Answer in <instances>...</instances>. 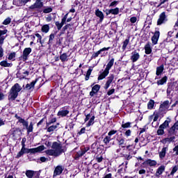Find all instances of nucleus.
I'll return each instance as SVG.
<instances>
[{
  "mask_svg": "<svg viewBox=\"0 0 178 178\" xmlns=\"http://www.w3.org/2000/svg\"><path fill=\"white\" fill-rule=\"evenodd\" d=\"M95 15L96 16H97V17H99L100 22H102V20H104V13H102L99 9L96 10Z\"/></svg>",
  "mask_w": 178,
  "mask_h": 178,
  "instance_id": "32",
  "label": "nucleus"
},
{
  "mask_svg": "<svg viewBox=\"0 0 178 178\" xmlns=\"http://www.w3.org/2000/svg\"><path fill=\"white\" fill-rule=\"evenodd\" d=\"M52 12V7H45L43 9V13H51Z\"/></svg>",
  "mask_w": 178,
  "mask_h": 178,
  "instance_id": "50",
  "label": "nucleus"
},
{
  "mask_svg": "<svg viewBox=\"0 0 178 178\" xmlns=\"http://www.w3.org/2000/svg\"><path fill=\"white\" fill-rule=\"evenodd\" d=\"M18 122L19 123H22V126H24V127H26V129H27V127L29 126V122L24 120V119L22 118H18Z\"/></svg>",
  "mask_w": 178,
  "mask_h": 178,
  "instance_id": "35",
  "label": "nucleus"
},
{
  "mask_svg": "<svg viewBox=\"0 0 178 178\" xmlns=\"http://www.w3.org/2000/svg\"><path fill=\"white\" fill-rule=\"evenodd\" d=\"M163 129V128H161V126L159 127V129L157 130L158 136H163V134H165V131Z\"/></svg>",
  "mask_w": 178,
  "mask_h": 178,
  "instance_id": "49",
  "label": "nucleus"
},
{
  "mask_svg": "<svg viewBox=\"0 0 178 178\" xmlns=\"http://www.w3.org/2000/svg\"><path fill=\"white\" fill-rule=\"evenodd\" d=\"M114 92H115V89H111V90L108 91L107 95H112V94H113Z\"/></svg>",
  "mask_w": 178,
  "mask_h": 178,
  "instance_id": "62",
  "label": "nucleus"
},
{
  "mask_svg": "<svg viewBox=\"0 0 178 178\" xmlns=\"http://www.w3.org/2000/svg\"><path fill=\"white\" fill-rule=\"evenodd\" d=\"M26 151H27V149L26 148V145L23 143L20 152L17 155V158H20V156H23V155L26 154Z\"/></svg>",
  "mask_w": 178,
  "mask_h": 178,
  "instance_id": "23",
  "label": "nucleus"
},
{
  "mask_svg": "<svg viewBox=\"0 0 178 178\" xmlns=\"http://www.w3.org/2000/svg\"><path fill=\"white\" fill-rule=\"evenodd\" d=\"M122 129H130V127H131V122H128L127 123H124L123 122L122 124Z\"/></svg>",
  "mask_w": 178,
  "mask_h": 178,
  "instance_id": "44",
  "label": "nucleus"
},
{
  "mask_svg": "<svg viewBox=\"0 0 178 178\" xmlns=\"http://www.w3.org/2000/svg\"><path fill=\"white\" fill-rule=\"evenodd\" d=\"M116 140L119 145H124V139L123 138H117Z\"/></svg>",
  "mask_w": 178,
  "mask_h": 178,
  "instance_id": "48",
  "label": "nucleus"
},
{
  "mask_svg": "<svg viewBox=\"0 0 178 178\" xmlns=\"http://www.w3.org/2000/svg\"><path fill=\"white\" fill-rule=\"evenodd\" d=\"M41 31L42 33H48L49 31V24H44L42 26Z\"/></svg>",
  "mask_w": 178,
  "mask_h": 178,
  "instance_id": "40",
  "label": "nucleus"
},
{
  "mask_svg": "<svg viewBox=\"0 0 178 178\" xmlns=\"http://www.w3.org/2000/svg\"><path fill=\"white\" fill-rule=\"evenodd\" d=\"M130 59H131V62H133V63L137 62V60H138V59H140V53L138 52L136 50H134L131 54Z\"/></svg>",
  "mask_w": 178,
  "mask_h": 178,
  "instance_id": "8",
  "label": "nucleus"
},
{
  "mask_svg": "<svg viewBox=\"0 0 178 178\" xmlns=\"http://www.w3.org/2000/svg\"><path fill=\"white\" fill-rule=\"evenodd\" d=\"M163 70H165V67H164L163 65H161V66L157 67L156 71V76H159V75L162 74V73L163 72Z\"/></svg>",
  "mask_w": 178,
  "mask_h": 178,
  "instance_id": "28",
  "label": "nucleus"
},
{
  "mask_svg": "<svg viewBox=\"0 0 178 178\" xmlns=\"http://www.w3.org/2000/svg\"><path fill=\"white\" fill-rule=\"evenodd\" d=\"M109 49H111V47H104L101 49L100 50H99L98 51H97L96 53L92 54V58H98V56H99V54H101V52H104V51H109Z\"/></svg>",
  "mask_w": 178,
  "mask_h": 178,
  "instance_id": "22",
  "label": "nucleus"
},
{
  "mask_svg": "<svg viewBox=\"0 0 178 178\" xmlns=\"http://www.w3.org/2000/svg\"><path fill=\"white\" fill-rule=\"evenodd\" d=\"M104 159V158H102V156H97V158H96V160H97V161L99 163H101V162H102V160Z\"/></svg>",
  "mask_w": 178,
  "mask_h": 178,
  "instance_id": "60",
  "label": "nucleus"
},
{
  "mask_svg": "<svg viewBox=\"0 0 178 178\" xmlns=\"http://www.w3.org/2000/svg\"><path fill=\"white\" fill-rule=\"evenodd\" d=\"M40 161L41 163L47 162V161H48V159L45 158L44 156H42L40 158Z\"/></svg>",
  "mask_w": 178,
  "mask_h": 178,
  "instance_id": "59",
  "label": "nucleus"
},
{
  "mask_svg": "<svg viewBox=\"0 0 178 178\" xmlns=\"http://www.w3.org/2000/svg\"><path fill=\"white\" fill-rule=\"evenodd\" d=\"M155 106V102L152 99H150L147 103V109H152Z\"/></svg>",
  "mask_w": 178,
  "mask_h": 178,
  "instance_id": "41",
  "label": "nucleus"
},
{
  "mask_svg": "<svg viewBox=\"0 0 178 178\" xmlns=\"http://www.w3.org/2000/svg\"><path fill=\"white\" fill-rule=\"evenodd\" d=\"M168 145L162 148L161 151L159 153V158L161 159H163L164 157L166 156V152L168 151Z\"/></svg>",
  "mask_w": 178,
  "mask_h": 178,
  "instance_id": "21",
  "label": "nucleus"
},
{
  "mask_svg": "<svg viewBox=\"0 0 178 178\" xmlns=\"http://www.w3.org/2000/svg\"><path fill=\"white\" fill-rule=\"evenodd\" d=\"M69 115V111L67 110H61L58 112V116H61V118H65Z\"/></svg>",
  "mask_w": 178,
  "mask_h": 178,
  "instance_id": "31",
  "label": "nucleus"
},
{
  "mask_svg": "<svg viewBox=\"0 0 178 178\" xmlns=\"http://www.w3.org/2000/svg\"><path fill=\"white\" fill-rule=\"evenodd\" d=\"M63 166L57 165L54 170L53 177H56V176H59L62 175V172H63Z\"/></svg>",
  "mask_w": 178,
  "mask_h": 178,
  "instance_id": "9",
  "label": "nucleus"
},
{
  "mask_svg": "<svg viewBox=\"0 0 178 178\" xmlns=\"http://www.w3.org/2000/svg\"><path fill=\"white\" fill-rule=\"evenodd\" d=\"M58 126H59V124H53L47 128V131L49 133H51L52 131H55L56 129H58Z\"/></svg>",
  "mask_w": 178,
  "mask_h": 178,
  "instance_id": "34",
  "label": "nucleus"
},
{
  "mask_svg": "<svg viewBox=\"0 0 178 178\" xmlns=\"http://www.w3.org/2000/svg\"><path fill=\"white\" fill-rule=\"evenodd\" d=\"M177 170H178L177 165H175L174 167H172V171L170 173V176H175V173H176V172H177Z\"/></svg>",
  "mask_w": 178,
  "mask_h": 178,
  "instance_id": "47",
  "label": "nucleus"
},
{
  "mask_svg": "<svg viewBox=\"0 0 178 178\" xmlns=\"http://www.w3.org/2000/svg\"><path fill=\"white\" fill-rule=\"evenodd\" d=\"M165 169H166V166L162 165L161 166H159L155 173V176L156 177H160L161 175H162V173H163V172H165Z\"/></svg>",
  "mask_w": 178,
  "mask_h": 178,
  "instance_id": "14",
  "label": "nucleus"
},
{
  "mask_svg": "<svg viewBox=\"0 0 178 178\" xmlns=\"http://www.w3.org/2000/svg\"><path fill=\"white\" fill-rule=\"evenodd\" d=\"M15 57H16V53L15 52L10 53L8 56V59H9V60H13V59Z\"/></svg>",
  "mask_w": 178,
  "mask_h": 178,
  "instance_id": "51",
  "label": "nucleus"
},
{
  "mask_svg": "<svg viewBox=\"0 0 178 178\" xmlns=\"http://www.w3.org/2000/svg\"><path fill=\"white\" fill-rule=\"evenodd\" d=\"M125 136H127V137H130V136H131V131L130 129L126 131Z\"/></svg>",
  "mask_w": 178,
  "mask_h": 178,
  "instance_id": "58",
  "label": "nucleus"
},
{
  "mask_svg": "<svg viewBox=\"0 0 178 178\" xmlns=\"http://www.w3.org/2000/svg\"><path fill=\"white\" fill-rule=\"evenodd\" d=\"M94 120H95V116H92L88 122L86 124V127H90V126H92L94 124Z\"/></svg>",
  "mask_w": 178,
  "mask_h": 178,
  "instance_id": "42",
  "label": "nucleus"
},
{
  "mask_svg": "<svg viewBox=\"0 0 178 178\" xmlns=\"http://www.w3.org/2000/svg\"><path fill=\"white\" fill-rule=\"evenodd\" d=\"M114 63H115V58H111V60L107 63L105 70H107V72H109V70L112 69V66H113Z\"/></svg>",
  "mask_w": 178,
  "mask_h": 178,
  "instance_id": "24",
  "label": "nucleus"
},
{
  "mask_svg": "<svg viewBox=\"0 0 178 178\" xmlns=\"http://www.w3.org/2000/svg\"><path fill=\"white\" fill-rule=\"evenodd\" d=\"M28 2H31V0H14L13 3L16 6H24Z\"/></svg>",
  "mask_w": 178,
  "mask_h": 178,
  "instance_id": "12",
  "label": "nucleus"
},
{
  "mask_svg": "<svg viewBox=\"0 0 178 178\" xmlns=\"http://www.w3.org/2000/svg\"><path fill=\"white\" fill-rule=\"evenodd\" d=\"M58 30H60V29H62V27H63V25L65 24L64 22H63L61 21V22H56L55 23Z\"/></svg>",
  "mask_w": 178,
  "mask_h": 178,
  "instance_id": "46",
  "label": "nucleus"
},
{
  "mask_svg": "<svg viewBox=\"0 0 178 178\" xmlns=\"http://www.w3.org/2000/svg\"><path fill=\"white\" fill-rule=\"evenodd\" d=\"M33 126L34 124H33V122H30L29 125H28V127H26L28 134H30V133H33V130L34 129Z\"/></svg>",
  "mask_w": 178,
  "mask_h": 178,
  "instance_id": "38",
  "label": "nucleus"
},
{
  "mask_svg": "<svg viewBox=\"0 0 178 178\" xmlns=\"http://www.w3.org/2000/svg\"><path fill=\"white\" fill-rule=\"evenodd\" d=\"M114 79H115V75L113 74H110L109 76L107 77V81L104 86L105 90H108V88L111 87V84H112V81H113Z\"/></svg>",
  "mask_w": 178,
  "mask_h": 178,
  "instance_id": "11",
  "label": "nucleus"
},
{
  "mask_svg": "<svg viewBox=\"0 0 178 178\" xmlns=\"http://www.w3.org/2000/svg\"><path fill=\"white\" fill-rule=\"evenodd\" d=\"M34 173H35V171L28 170L26 171V176L28 178H33V177L34 176Z\"/></svg>",
  "mask_w": 178,
  "mask_h": 178,
  "instance_id": "39",
  "label": "nucleus"
},
{
  "mask_svg": "<svg viewBox=\"0 0 178 178\" xmlns=\"http://www.w3.org/2000/svg\"><path fill=\"white\" fill-rule=\"evenodd\" d=\"M152 52V47H151V43L147 42L145 45V53L146 55H149Z\"/></svg>",
  "mask_w": 178,
  "mask_h": 178,
  "instance_id": "18",
  "label": "nucleus"
},
{
  "mask_svg": "<svg viewBox=\"0 0 178 178\" xmlns=\"http://www.w3.org/2000/svg\"><path fill=\"white\" fill-rule=\"evenodd\" d=\"M5 38H6V37H5V36H1L0 38V45H3V44L5 41Z\"/></svg>",
  "mask_w": 178,
  "mask_h": 178,
  "instance_id": "56",
  "label": "nucleus"
},
{
  "mask_svg": "<svg viewBox=\"0 0 178 178\" xmlns=\"http://www.w3.org/2000/svg\"><path fill=\"white\" fill-rule=\"evenodd\" d=\"M109 74V71L104 70L103 73H102L99 76H98V80H104L106 76Z\"/></svg>",
  "mask_w": 178,
  "mask_h": 178,
  "instance_id": "30",
  "label": "nucleus"
},
{
  "mask_svg": "<svg viewBox=\"0 0 178 178\" xmlns=\"http://www.w3.org/2000/svg\"><path fill=\"white\" fill-rule=\"evenodd\" d=\"M0 66H3V67H12V63H8L6 60H3L0 63Z\"/></svg>",
  "mask_w": 178,
  "mask_h": 178,
  "instance_id": "36",
  "label": "nucleus"
},
{
  "mask_svg": "<svg viewBox=\"0 0 178 178\" xmlns=\"http://www.w3.org/2000/svg\"><path fill=\"white\" fill-rule=\"evenodd\" d=\"M20 136H22V130H20V129L17 128V129H13V137H14V138L15 140L19 138V137H20Z\"/></svg>",
  "mask_w": 178,
  "mask_h": 178,
  "instance_id": "15",
  "label": "nucleus"
},
{
  "mask_svg": "<svg viewBox=\"0 0 178 178\" xmlns=\"http://www.w3.org/2000/svg\"><path fill=\"white\" fill-rule=\"evenodd\" d=\"M116 133H118L117 130H111L108 133V136H106L103 140V143L105 144V145H108V144H109V143L113 140V138L111 137L112 136H114V134H116Z\"/></svg>",
  "mask_w": 178,
  "mask_h": 178,
  "instance_id": "3",
  "label": "nucleus"
},
{
  "mask_svg": "<svg viewBox=\"0 0 178 178\" xmlns=\"http://www.w3.org/2000/svg\"><path fill=\"white\" fill-rule=\"evenodd\" d=\"M173 151L175 152L176 155H178V145L175 147Z\"/></svg>",
  "mask_w": 178,
  "mask_h": 178,
  "instance_id": "64",
  "label": "nucleus"
},
{
  "mask_svg": "<svg viewBox=\"0 0 178 178\" xmlns=\"http://www.w3.org/2000/svg\"><path fill=\"white\" fill-rule=\"evenodd\" d=\"M51 149L45 151V154L49 156H54L55 158L59 156L62 154V145L58 142H54Z\"/></svg>",
  "mask_w": 178,
  "mask_h": 178,
  "instance_id": "1",
  "label": "nucleus"
},
{
  "mask_svg": "<svg viewBox=\"0 0 178 178\" xmlns=\"http://www.w3.org/2000/svg\"><path fill=\"white\" fill-rule=\"evenodd\" d=\"M41 1L42 0H36L35 3L29 7V9L34 10V9H40V8H42V6H44V3Z\"/></svg>",
  "mask_w": 178,
  "mask_h": 178,
  "instance_id": "6",
  "label": "nucleus"
},
{
  "mask_svg": "<svg viewBox=\"0 0 178 178\" xmlns=\"http://www.w3.org/2000/svg\"><path fill=\"white\" fill-rule=\"evenodd\" d=\"M22 91V86L19 83H15L10 89V94L8 95L9 101H15L17 96L19 95V92Z\"/></svg>",
  "mask_w": 178,
  "mask_h": 178,
  "instance_id": "2",
  "label": "nucleus"
},
{
  "mask_svg": "<svg viewBox=\"0 0 178 178\" xmlns=\"http://www.w3.org/2000/svg\"><path fill=\"white\" fill-rule=\"evenodd\" d=\"M99 88H101V86L99 85H95L92 88V91L90 92V97H94L97 92L99 91Z\"/></svg>",
  "mask_w": 178,
  "mask_h": 178,
  "instance_id": "16",
  "label": "nucleus"
},
{
  "mask_svg": "<svg viewBox=\"0 0 178 178\" xmlns=\"http://www.w3.org/2000/svg\"><path fill=\"white\" fill-rule=\"evenodd\" d=\"M103 178H113L111 173L106 174Z\"/></svg>",
  "mask_w": 178,
  "mask_h": 178,
  "instance_id": "63",
  "label": "nucleus"
},
{
  "mask_svg": "<svg viewBox=\"0 0 178 178\" xmlns=\"http://www.w3.org/2000/svg\"><path fill=\"white\" fill-rule=\"evenodd\" d=\"M170 118H167V120L160 125V129H168L169 127V123H170Z\"/></svg>",
  "mask_w": 178,
  "mask_h": 178,
  "instance_id": "26",
  "label": "nucleus"
},
{
  "mask_svg": "<svg viewBox=\"0 0 178 178\" xmlns=\"http://www.w3.org/2000/svg\"><path fill=\"white\" fill-rule=\"evenodd\" d=\"M168 81V76H165L161 79L157 81L158 86H163Z\"/></svg>",
  "mask_w": 178,
  "mask_h": 178,
  "instance_id": "33",
  "label": "nucleus"
},
{
  "mask_svg": "<svg viewBox=\"0 0 178 178\" xmlns=\"http://www.w3.org/2000/svg\"><path fill=\"white\" fill-rule=\"evenodd\" d=\"M69 14L68 13H67L63 18H62V19H61V22H63V23H64L65 24H66V20H67V15H68Z\"/></svg>",
  "mask_w": 178,
  "mask_h": 178,
  "instance_id": "53",
  "label": "nucleus"
},
{
  "mask_svg": "<svg viewBox=\"0 0 178 178\" xmlns=\"http://www.w3.org/2000/svg\"><path fill=\"white\" fill-rule=\"evenodd\" d=\"M38 81V79H35V81H32L31 83H27L26 85L25 88L26 90H30L31 91H33V90H34V87Z\"/></svg>",
  "mask_w": 178,
  "mask_h": 178,
  "instance_id": "19",
  "label": "nucleus"
},
{
  "mask_svg": "<svg viewBox=\"0 0 178 178\" xmlns=\"http://www.w3.org/2000/svg\"><path fill=\"white\" fill-rule=\"evenodd\" d=\"M32 49L30 47H26L24 49L22 53V60L24 62H26L29 59V56L31 54Z\"/></svg>",
  "mask_w": 178,
  "mask_h": 178,
  "instance_id": "5",
  "label": "nucleus"
},
{
  "mask_svg": "<svg viewBox=\"0 0 178 178\" xmlns=\"http://www.w3.org/2000/svg\"><path fill=\"white\" fill-rule=\"evenodd\" d=\"M130 22L131 23H136V22H137V17H132L130 18Z\"/></svg>",
  "mask_w": 178,
  "mask_h": 178,
  "instance_id": "57",
  "label": "nucleus"
},
{
  "mask_svg": "<svg viewBox=\"0 0 178 178\" xmlns=\"http://www.w3.org/2000/svg\"><path fill=\"white\" fill-rule=\"evenodd\" d=\"M170 104H172V102H169L168 100L164 101L160 105L159 112H164V113H166L167 111H170L169 106H170Z\"/></svg>",
  "mask_w": 178,
  "mask_h": 178,
  "instance_id": "4",
  "label": "nucleus"
},
{
  "mask_svg": "<svg viewBox=\"0 0 178 178\" xmlns=\"http://www.w3.org/2000/svg\"><path fill=\"white\" fill-rule=\"evenodd\" d=\"M118 3H119V1H114L111 3V4L109 5V7L111 8L112 6H116V5H118Z\"/></svg>",
  "mask_w": 178,
  "mask_h": 178,
  "instance_id": "55",
  "label": "nucleus"
},
{
  "mask_svg": "<svg viewBox=\"0 0 178 178\" xmlns=\"http://www.w3.org/2000/svg\"><path fill=\"white\" fill-rule=\"evenodd\" d=\"M60 60L61 62H67L69 60V56L66 53L60 55Z\"/></svg>",
  "mask_w": 178,
  "mask_h": 178,
  "instance_id": "27",
  "label": "nucleus"
},
{
  "mask_svg": "<svg viewBox=\"0 0 178 178\" xmlns=\"http://www.w3.org/2000/svg\"><path fill=\"white\" fill-rule=\"evenodd\" d=\"M160 33L159 31H156L154 35L152 38V42L153 45H156L158 44V40H159Z\"/></svg>",
  "mask_w": 178,
  "mask_h": 178,
  "instance_id": "13",
  "label": "nucleus"
},
{
  "mask_svg": "<svg viewBox=\"0 0 178 178\" xmlns=\"http://www.w3.org/2000/svg\"><path fill=\"white\" fill-rule=\"evenodd\" d=\"M54 38H55V35L54 33H51L49 35V42H52V41H54Z\"/></svg>",
  "mask_w": 178,
  "mask_h": 178,
  "instance_id": "54",
  "label": "nucleus"
},
{
  "mask_svg": "<svg viewBox=\"0 0 178 178\" xmlns=\"http://www.w3.org/2000/svg\"><path fill=\"white\" fill-rule=\"evenodd\" d=\"M89 150H90L89 147H84L81 149L76 153L75 156V159H79V158H81V156H83L86 154V152H87Z\"/></svg>",
  "mask_w": 178,
  "mask_h": 178,
  "instance_id": "10",
  "label": "nucleus"
},
{
  "mask_svg": "<svg viewBox=\"0 0 178 178\" xmlns=\"http://www.w3.org/2000/svg\"><path fill=\"white\" fill-rule=\"evenodd\" d=\"M156 161L147 159L143 162V165H148L149 166H156Z\"/></svg>",
  "mask_w": 178,
  "mask_h": 178,
  "instance_id": "20",
  "label": "nucleus"
},
{
  "mask_svg": "<svg viewBox=\"0 0 178 178\" xmlns=\"http://www.w3.org/2000/svg\"><path fill=\"white\" fill-rule=\"evenodd\" d=\"M45 149V147L44 145H40L36 148H33L30 149V152L31 154H35V152H41V151H44Z\"/></svg>",
  "mask_w": 178,
  "mask_h": 178,
  "instance_id": "17",
  "label": "nucleus"
},
{
  "mask_svg": "<svg viewBox=\"0 0 178 178\" xmlns=\"http://www.w3.org/2000/svg\"><path fill=\"white\" fill-rule=\"evenodd\" d=\"M168 22V17H166V14L165 12H163L157 21L158 26H161V24H163V23H166Z\"/></svg>",
  "mask_w": 178,
  "mask_h": 178,
  "instance_id": "7",
  "label": "nucleus"
},
{
  "mask_svg": "<svg viewBox=\"0 0 178 178\" xmlns=\"http://www.w3.org/2000/svg\"><path fill=\"white\" fill-rule=\"evenodd\" d=\"M10 22H12V18L8 17L6 19H4V21L3 22V24L4 26H8V24H10Z\"/></svg>",
  "mask_w": 178,
  "mask_h": 178,
  "instance_id": "45",
  "label": "nucleus"
},
{
  "mask_svg": "<svg viewBox=\"0 0 178 178\" xmlns=\"http://www.w3.org/2000/svg\"><path fill=\"white\" fill-rule=\"evenodd\" d=\"M176 130H178V121L170 129L169 133L170 134H175V131H176Z\"/></svg>",
  "mask_w": 178,
  "mask_h": 178,
  "instance_id": "29",
  "label": "nucleus"
},
{
  "mask_svg": "<svg viewBox=\"0 0 178 178\" xmlns=\"http://www.w3.org/2000/svg\"><path fill=\"white\" fill-rule=\"evenodd\" d=\"M173 140H175V137L167 138L163 140L162 143L163 144H166V143H168L169 144H170V143H172Z\"/></svg>",
  "mask_w": 178,
  "mask_h": 178,
  "instance_id": "43",
  "label": "nucleus"
},
{
  "mask_svg": "<svg viewBox=\"0 0 178 178\" xmlns=\"http://www.w3.org/2000/svg\"><path fill=\"white\" fill-rule=\"evenodd\" d=\"M86 133V128H81L80 131L79 132V135L84 134Z\"/></svg>",
  "mask_w": 178,
  "mask_h": 178,
  "instance_id": "61",
  "label": "nucleus"
},
{
  "mask_svg": "<svg viewBox=\"0 0 178 178\" xmlns=\"http://www.w3.org/2000/svg\"><path fill=\"white\" fill-rule=\"evenodd\" d=\"M129 42H130V37H129L127 39H126L123 42V44H122V47L123 51L126 50V48H127V46L129 45Z\"/></svg>",
  "mask_w": 178,
  "mask_h": 178,
  "instance_id": "37",
  "label": "nucleus"
},
{
  "mask_svg": "<svg viewBox=\"0 0 178 178\" xmlns=\"http://www.w3.org/2000/svg\"><path fill=\"white\" fill-rule=\"evenodd\" d=\"M119 15V8H115L114 9H110L107 10L106 15Z\"/></svg>",
  "mask_w": 178,
  "mask_h": 178,
  "instance_id": "25",
  "label": "nucleus"
},
{
  "mask_svg": "<svg viewBox=\"0 0 178 178\" xmlns=\"http://www.w3.org/2000/svg\"><path fill=\"white\" fill-rule=\"evenodd\" d=\"M6 33H8V30L7 29H4V30H0V38L1 37H2V35H5V34H6Z\"/></svg>",
  "mask_w": 178,
  "mask_h": 178,
  "instance_id": "52",
  "label": "nucleus"
}]
</instances>
